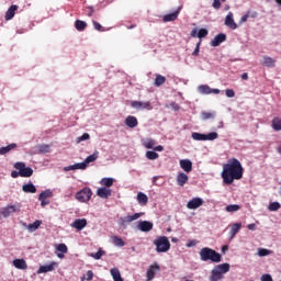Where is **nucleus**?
I'll list each match as a JSON object with an SVG mask.
<instances>
[{
  "mask_svg": "<svg viewBox=\"0 0 281 281\" xmlns=\"http://www.w3.org/2000/svg\"><path fill=\"white\" fill-rule=\"evenodd\" d=\"M243 172L244 169L239 159H228L227 164L223 165V170L221 173L223 183H225V186H231V183H234V181L240 180V178L243 177Z\"/></svg>",
  "mask_w": 281,
  "mask_h": 281,
  "instance_id": "1",
  "label": "nucleus"
},
{
  "mask_svg": "<svg viewBox=\"0 0 281 281\" xmlns=\"http://www.w3.org/2000/svg\"><path fill=\"white\" fill-rule=\"evenodd\" d=\"M199 254L202 262H221V254L210 247L202 248Z\"/></svg>",
  "mask_w": 281,
  "mask_h": 281,
  "instance_id": "2",
  "label": "nucleus"
},
{
  "mask_svg": "<svg viewBox=\"0 0 281 281\" xmlns=\"http://www.w3.org/2000/svg\"><path fill=\"white\" fill-rule=\"evenodd\" d=\"M157 254H166L170 251V240L166 236H158L154 240Z\"/></svg>",
  "mask_w": 281,
  "mask_h": 281,
  "instance_id": "3",
  "label": "nucleus"
},
{
  "mask_svg": "<svg viewBox=\"0 0 281 281\" xmlns=\"http://www.w3.org/2000/svg\"><path fill=\"white\" fill-rule=\"evenodd\" d=\"M142 216H144V213H135L134 215H126L124 217H120L117 221V225L121 229H126L130 223H133V221H138V218H142Z\"/></svg>",
  "mask_w": 281,
  "mask_h": 281,
  "instance_id": "4",
  "label": "nucleus"
},
{
  "mask_svg": "<svg viewBox=\"0 0 281 281\" xmlns=\"http://www.w3.org/2000/svg\"><path fill=\"white\" fill-rule=\"evenodd\" d=\"M16 212H21V204H9L1 209L0 214L3 218H10V216L16 214Z\"/></svg>",
  "mask_w": 281,
  "mask_h": 281,
  "instance_id": "5",
  "label": "nucleus"
},
{
  "mask_svg": "<svg viewBox=\"0 0 281 281\" xmlns=\"http://www.w3.org/2000/svg\"><path fill=\"white\" fill-rule=\"evenodd\" d=\"M14 168L15 170H20V177H23L25 179L34 175V169H32V167L25 166V162H15Z\"/></svg>",
  "mask_w": 281,
  "mask_h": 281,
  "instance_id": "6",
  "label": "nucleus"
},
{
  "mask_svg": "<svg viewBox=\"0 0 281 281\" xmlns=\"http://www.w3.org/2000/svg\"><path fill=\"white\" fill-rule=\"evenodd\" d=\"M91 196H93V192L90 188H83L76 193V199L79 203H88V201H91Z\"/></svg>",
  "mask_w": 281,
  "mask_h": 281,
  "instance_id": "7",
  "label": "nucleus"
},
{
  "mask_svg": "<svg viewBox=\"0 0 281 281\" xmlns=\"http://www.w3.org/2000/svg\"><path fill=\"white\" fill-rule=\"evenodd\" d=\"M142 144L147 149H153L156 153H164V146H161V145L156 146L157 142L153 138H144L142 140Z\"/></svg>",
  "mask_w": 281,
  "mask_h": 281,
  "instance_id": "8",
  "label": "nucleus"
},
{
  "mask_svg": "<svg viewBox=\"0 0 281 281\" xmlns=\"http://www.w3.org/2000/svg\"><path fill=\"white\" fill-rule=\"evenodd\" d=\"M54 196V192L49 189L42 191L38 195V201L41 202V206L45 207L49 205V199Z\"/></svg>",
  "mask_w": 281,
  "mask_h": 281,
  "instance_id": "9",
  "label": "nucleus"
},
{
  "mask_svg": "<svg viewBox=\"0 0 281 281\" xmlns=\"http://www.w3.org/2000/svg\"><path fill=\"white\" fill-rule=\"evenodd\" d=\"M131 106L132 109H136V111H153V105H150L149 101H132L131 102Z\"/></svg>",
  "mask_w": 281,
  "mask_h": 281,
  "instance_id": "10",
  "label": "nucleus"
},
{
  "mask_svg": "<svg viewBox=\"0 0 281 281\" xmlns=\"http://www.w3.org/2000/svg\"><path fill=\"white\" fill-rule=\"evenodd\" d=\"M58 268V262L50 261L48 265L41 266L37 270V274L41 276V273H49L52 271H55Z\"/></svg>",
  "mask_w": 281,
  "mask_h": 281,
  "instance_id": "11",
  "label": "nucleus"
},
{
  "mask_svg": "<svg viewBox=\"0 0 281 281\" xmlns=\"http://www.w3.org/2000/svg\"><path fill=\"white\" fill-rule=\"evenodd\" d=\"M198 91L199 93H201L202 95H210V93H214L215 95H218V93H221L220 89H212L210 88V86L207 85H201L198 87Z\"/></svg>",
  "mask_w": 281,
  "mask_h": 281,
  "instance_id": "12",
  "label": "nucleus"
},
{
  "mask_svg": "<svg viewBox=\"0 0 281 281\" xmlns=\"http://www.w3.org/2000/svg\"><path fill=\"white\" fill-rule=\"evenodd\" d=\"M157 273H159V265L154 263L151 266H149L147 272H146V281H153L155 280V276H157Z\"/></svg>",
  "mask_w": 281,
  "mask_h": 281,
  "instance_id": "13",
  "label": "nucleus"
},
{
  "mask_svg": "<svg viewBox=\"0 0 281 281\" xmlns=\"http://www.w3.org/2000/svg\"><path fill=\"white\" fill-rule=\"evenodd\" d=\"M224 25H226V27H229L231 30H237L238 29V24H236V22L234 21V13L228 12L225 21H224Z\"/></svg>",
  "mask_w": 281,
  "mask_h": 281,
  "instance_id": "14",
  "label": "nucleus"
},
{
  "mask_svg": "<svg viewBox=\"0 0 281 281\" xmlns=\"http://www.w3.org/2000/svg\"><path fill=\"white\" fill-rule=\"evenodd\" d=\"M203 205V199L201 198H193L187 203L188 210H199Z\"/></svg>",
  "mask_w": 281,
  "mask_h": 281,
  "instance_id": "15",
  "label": "nucleus"
},
{
  "mask_svg": "<svg viewBox=\"0 0 281 281\" xmlns=\"http://www.w3.org/2000/svg\"><path fill=\"white\" fill-rule=\"evenodd\" d=\"M153 227H154L153 222H149V221H140L138 222V225H137V229H139V232H145V233L151 232Z\"/></svg>",
  "mask_w": 281,
  "mask_h": 281,
  "instance_id": "16",
  "label": "nucleus"
},
{
  "mask_svg": "<svg viewBox=\"0 0 281 281\" xmlns=\"http://www.w3.org/2000/svg\"><path fill=\"white\" fill-rule=\"evenodd\" d=\"M225 41H227V35H225V33H220L211 41V47H218V45L225 43Z\"/></svg>",
  "mask_w": 281,
  "mask_h": 281,
  "instance_id": "17",
  "label": "nucleus"
},
{
  "mask_svg": "<svg viewBox=\"0 0 281 281\" xmlns=\"http://www.w3.org/2000/svg\"><path fill=\"white\" fill-rule=\"evenodd\" d=\"M71 170H87V164L82 161V162H77L75 165L64 167V172H69Z\"/></svg>",
  "mask_w": 281,
  "mask_h": 281,
  "instance_id": "18",
  "label": "nucleus"
},
{
  "mask_svg": "<svg viewBox=\"0 0 281 281\" xmlns=\"http://www.w3.org/2000/svg\"><path fill=\"white\" fill-rule=\"evenodd\" d=\"M71 227H74V229H77L78 232H82V229L87 227V218L75 220L71 224Z\"/></svg>",
  "mask_w": 281,
  "mask_h": 281,
  "instance_id": "19",
  "label": "nucleus"
},
{
  "mask_svg": "<svg viewBox=\"0 0 281 281\" xmlns=\"http://www.w3.org/2000/svg\"><path fill=\"white\" fill-rule=\"evenodd\" d=\"M209 32L207 29H200L199 31L196 29H193L191 31V36L192 38H205V36H207Z\"/></svg>",
  "mask_w": 281,
  "mask_h": 281,
  "instance_id": "20",
  "label": "nucleus"
},
{
  "mask_svg": "<svg viewBox=\"0 0 281 281\" xmlns=\"http://www.w3.org/2000/svg\"><path fill=\"white\" fill-rule=\"evenodd\" d=\"M113 194V191L106 187H101L97 190V195L100 196V199H109Z\"/></svg>",
  "mask_w": 281,
  "mask_h": 281,
  "instance_id": "21",
  "label": "nucleus"
},
{
  "mask_svg": "<svg viewBox=\"0 0 281 281\" xmlns=\"http://www.w3.org/2000/svg\"><path fill=\"white\" fill-rule=\"evenodd\" d=\"M22 191L25 194H36V186H34V182L30 181L22 186Z\"/></svg>",
  "mask_w": 281,
  "mask_h": 281,
  "instance_id": "22",
  "label": "nucleus"
},
{
  "mask_svg": "<svg viewBox=\"0 0 281 281\" xmlns=\"http://www.w3.org/2000/svg\"><path fill=\"white\" fill-rule=\"evenodd\" d=\"M261 65H263V67H268L269 69H273V67H276V59L265 55L261 59Z\"/></svg>",
  "mask_w": 281,
  "mask_h": 281,
  "instance_id": "23",
  "label": "nucleus"
},
{
  "mask_svg": "<svg viewBox=\"0 0 281 281\" xmlns=\"http://www.w3.org/2000/svg\"><path fill=\"white\" fill-rule=\"evenodd\" d=\"M16 10H19V5L12 4L5 12V21H12V19H14V14H16Z\"/></svg>",
  "mask_w": 281,
  "mask_h": 281,
  "instance_id": "24",
  "label": "nucleus"
},
{
  "mask_svg": "<svg viewBox=\"0 0 281 281\" xmlns=\"http://www.w3.org/2000/svg\"><path fill=\"white\" fill-rule=\"evenodd\" d=\"M180 164V168H182V170L184 172H192V160L190 159H181L179 161Z\"/></svg>",
  "mask_w": 281,
  "mask_h": 281,
  "instance_id": "25",
  "label": "nucleus"
},
{
  "mask_svg": "<svg viewBox=\"0 0 281 281\" xmlns=\"http://www.w3.org/2000/svg\"><path fill=\"white\" fill-rule=\"evenodd\" d=\"M241 227H243L241 223H235L231 226V231H229L231 240H234V238H236V234L240 232Z\"/></svg>",
  "mask_w": 281,
  "mask_h": 281,
  "instance_id": "26",
  "label": "nucleus"
},
{
  "mask_svg": "<svg viewBox=\"0 0 281 281\" xmlns=\"http://www.w3.org/2000/svg\"><path fill=\"white\" fill-rule=\"evenodd\" d=\"M137 124H139V122L137 121V117L133 115H128L125 119V126H127L128 128H136Z\"/></svg>",
  "mask_w": 281,
  "mask_h": 281,
  "instance_id": "27",
  "label": "nucleus"
},
{
  "mask_svg": "<svg viewBox=\"0 0 281 281\" xmlns=\"http://www.w3.org/2000/svg\"><path fill=\"white\" fill-rule=\"evenodd\" d=\"M98 157H100V151L94 150L93 154H91L90 156H88L83 162L86 164V168L89 166V164H93V161L98 160Z\"/></svg>",
  "mask_w": 281,
  "mask_h": 281,
  "instance_id": "28",
  "label": "nucleus"
},
{
  "mask_svg": "<svg viewBox=\"0 0 281 281\" xmlns=\"http://www.w3.org/2000/svg\"><path fill=\"white\" fill-rule=\"evenodd\" d=\"M12 263L15 269H20L22 271H24V269H27V262H25V259H14Z\"/></svg>",
  "mask_w": 281,
  "mask_h": 281,
  "instance_id": "29",
  "label": "nucleus"
},
{
  "mask_svg": "<svg viewBox=\"0 0 281 281\" xmlns=\"http://www.w3.org/2000/svg\"><path fill=\"white\" fill-rule=\"evenodd\" d=\"M222 276L229 273L231 266L229 263H221L214 267Z\"/></svg>",
  "mask_w": 281,
  "mask_h": 281,
  "instance_id": "30",
  "label": "nucleus"
},
{
  "mask_svg": "<svg viewBox=\"0 0 281 281\" xmlns=\"http://www.w3.org/2000/svg\"><path fill=\"white\" fill-rule=\"evenodd\" d=\"M178 16H179V11H175L172 13H168L164 15L162 21L165 23H170V21H177Z\"/></svg>",
  "mask_w": 281,
  "mask_h": 281,
  "instance_id": "31",
  "label": "nucleus"
},
{
  "mask_svg": "<svg viewBox=\"0 0 281 281\" xmlns=\"http://www.w3.org/2000/svg\"><path fill=\"white\" fill-rule=\"evenodd\" d=\"M188 179H189L188 175H186L183 172L178 173V176H177L178 186H180V187L186 186L188 183Z\"/></svg>",
  "mask_w": 281,
  "mask_h": 281,
  "instance_id": "32",
  "label": "nucleus"
},
{
  "mask_svg": "<svg viewBox=\"0 0 281 281\" xmlns=\"http://www.w3.org/2000/svg\"><path fill=\"white\" fill-rule=\"evenodd\" d=\"M223 280V276L216 268H213L210 276V281H221Z\"/></svg>",
  "mask_w": 281,
  "mask_h": 281,
  "instance_id": "33",
  "label": "nucleus"
},
{
  "mask_svg": "<svg viewBox=\"0 0 281 281\" xmlns=\"http://www.w3.org/2000/svg\"><path fill=\"white\" fill-rule=\"evenodd\" d=\"M136 199L139 205H146L148 203V195L144 192H138Z\"/></svg>",
  "mask_w": 281,
  "mask_h": 281,
  "instance_id": "34",
  "label": "nucleus"
},
{
  "mask_svg": "<svg viewBox=\"0 0 281 281\" xmlns=\"http://www.w3.org/2000/svg\"><path fill=\"white\" fill-rule=\"evenodd\" d=\"M37 150L40 155H47V153H52V146L50 145H38Z\"/></svg>",
  "mask_w": 281,
  "mask_h": 281,
  "instance_id": "35",
  "label": "nucleus"
},
{
  "mask_svg": "<svg viewBox=\"0 0 281 281\" xmlns=\"http://www.w3.org/2000/svg\"><path fill=\"white\" fill-rule=\"evenodd\" d=\"M110 273H111L114 281H124V279H122V274L120 273V269L112 268L110 270Z\"/></svg>",
  "mask_w": 281,
  "mask_h": 281,
  "instance_id": "36",
  "label": "nucleus"
},
{
  "mask_svg": "<svg viewBox=\"0 0 281 281\" xmlns=\"http://www.w3.org/2000/svg\"><path fill=\"white\" fill-rule=\"evenodd\" d=\"M115 179L113 178H102L100 180V186H103V188H111L114 183Z\"/></svg>",
  "mask_w": 281,
  "mask_h": 281,
  "instance_id": "37",
  "label": "nucleus"
},
{
  "mask_svg": "<svg viewBox=\"0 0 281 281\" xmlns=\"http://www.w3.org/2000/svg\"><path fill=\"white\" fill-rule=\"evenodd\" d=\"M16 148V143L9 144L8 146L0 147V155H8L10 150H14Z\"/></svg>",
  "mask_w": 281,
  "mask_h": 281,
  "instance_id": "38",
  "label": "nucleus"
},
{
  "mask_svg": "<svg viewBox=\"0 0 281 281\" xmlns=\"http://www.w3.org/2000/svg\"><path fill=\"white\" fill-rule=\"evenodd\" d=\"M112 244L114 247H124V245H126V243H124V239L119 236L112 237Z\"/></svg>",
  "mask_w": 281,
  "mask_h": 281,
  "instance_id": "39",
  "label": "nucleus"
},
{
  "mask_svg": "<svg viewBox=\"0 0 281 281\" xmlns=\"http://www.w3.org/2000/svg\"><path fill=\"white\" fill-rule=\"evenodd\" d=\"M75 27L78 32H85V29L87 27V22L82 20H77L75 22Z\"/></svg>",
  "mask_w": 281,
  "mask_h": 281,
  "instance_id": "40",
  "label": "nucleus"
},
{
  "mask_svg": "<svg viewBox=\"0 0 281 281\" xmlns=\"http://www.w3.org/2000/svg\"><path fill=\"white\" fill-rule=\"evenodd\" d=\"M273 254V251L267 249V248H259L257 251V256H259V258H265L267 256H271Z\"/></svg>",
  "mask_w": 281,
  "mask_h": 281,
  "instance_id": "41",
  "label": "nucleus"
},
{
  "mask_svg": "<svg viewBox=\"0 0 281 281\" xmlns=\"http://www.w3.org/2000/svg\"><path fill=\"white\" fill-rule=\"evenodd\" d=\"M192 139L194 142H205V134L199 133V132H193L191 134Z\"/></svg>",
  "mask_w": 281,
  "mask_h": 281,
  "instance_id": "42",
  "label": "nucleus"
},
{
  "mask_svg": "<svg viewBox=\"0 0 281 281\" xmlns=\"http://www.w3.org/2000/svg\"><path fill=\"white\" fill-rule=\"evenodd\" d=\"M201 115H202V120H214V117H216V111H212V112L203 111Z\"/></svg>",
  "mask_w": 281,
  "mask_h": 281,
  "instance_id": "43",
  "label": "nucleus"
},
{
  "mask_svg": "<svg viewBox=\"0 0 281 281\" xmlns=\"http://www.w3.org/2000/svg\"><path fill=\"white\" fill-rule=\"evenodd\" d=\"M145 156L149 159V161H155V159H159V154L153 150H147Z\"/></svg>",
  "mask_w": 281,
  "mask_h": 281,
  "instance_id": "44",
  "label": "nucleus"
},
{
  "mask_svg": "<svg viewBox=\"0 0 281 281\" xmlns=\"http://www.w3.org/2000/svg\"><path fill=\"white\" fill-rule=\"evenodd\" d=\"M166 82V77L157 75L154 81L155 87H161Z\"/></svg>",
  "mask_w": 281,
  "mask_h": 281,
  "instance_id": "45",
  "label": "nucleus"
},
{
  "mask_svg": "<svg viewBox=\"0 0 281 281\" xmlns=\"http://www.w3.org/2000/svg\"><path fill=\"white\" fill-rule=\"evenodd\" d=\"M41 221H35L33 224H29L26 226V229H29V232H36V229H38V227H41Z\"/></svg>",
  "mask_w": 281,
  "mask_h": 281,
  "instance_id": "46",
  "label": "nucleus"
},
{
  "mask_svg": "<svg viewBox=\"0 0 281 281\" xmlns=\"http://www.w3.org/2000/svg\"><path fill=\"white\" fill-rule=\"evenodd\" d=\"M272 128H273V131H281V119L280 117H274L272 120Z\"/></svg>",
  "mask_w": 281,
  "mask_h": 281,
  "instance_id": "47",
  "label": "nucleus"
},
{
  "mask_svg": "<svg viewBox=\"0 0 281 281\" xmlns=\"http://www.w3.org/2000/svg\"><path fill=\"white\" fill-rule=\"evenodd\" d=\"M214 139H218V133L211 132L209 134H205V142H214Z\"/></svg>",
  "mask_w": 281,
  "mask_h": 281,
  "instance_id": "48",
  "label": "nucleus"
},
{
  "mask_svg": "<svg viewBox=\"0 0 281 281\" xmlns=\"http://www.w3.org/2000/svg\"><path fill=\"white\" fill-rule=\"evenodd\" d=\"M89 139H91V135H89V133H83L81 136L76 138V143L80 144V143L87 142Z\"/></svg>",
  "mask_w": 281,
  "mask_h": 281,
  "instance_id": "49",
  "label": "nucleus"
},
{
  "mask_svg": "<svg viewBox=\"0 0 281 281\" xmlns=\"http://www.w3.org/2000/svg\"><path fill=\"white\" fill-rule=\"evenodd\" d=\"M238 210H240V205L238 204H229L226 206V212L229 213L238 212Z\"/></svg>",
  "mask_w": 281,
  "mask_h": 281,
  "instance_id": "50",
  "label": "nucleus"
},
{
  "mask_svg": "<svg viewBox=\"0 0 281 281\" xmlns=\"http://www.w3.org/2000/svg\"><path fill=\"white\" fill-rule=\"evenodd\" d=\"M280 207H281V205L279 202H272L269 204L268 210L270 212H278V210H280Z\"/></svg>",
  "mask_w": 281,
  "mask_h": 281,
  "instance_id": "51",
  "label": "nucleus"
},
{
  "mask_svg": "<svg viewBox=\"0 0 281 281\" xmlns=\"http://www.w3.org/2000/svg\"><path fill=\"white\" fill-rule=\"evenodd\" d=\"M56 251H58L59 254H67V251H68L67 245L58 244L56 246Z\"/></svg>",
  "mask_w": 281,
  "mask_h": 281,
  "instance_id": "52",
  "label": "nucleus"
},
{
  "mask_svg": "<svg viewBox=\"0 0 281 281\" xmlns=\"http://www.w3.org/2000/svg\"><path fill=\"white\" fill-rule=\"evenodd\" d=\"M104 250L99 249L98 252H92L90 254L91 258H94V260H100L102 258V256H104Z\"/></svg>",
  "mask_w": 281,
  "mask_h": 281,
  "instance_id": "53",
  "label": "nucleus"
},
{
  "mask_svg": "<svg viewBox=\"0 0 281 281\" xmlns=\"http://www.w3.org/2000/svg\"><path fill=\"white\" fill-rule=\"evenodd\" d=\"M221 1L223 3H225L227 0H213L212 8H214V10H220L221 9Z\"/></svg>",
  "mask_w": 281,
  "mask_h": 281,
  "instance_id": "54",
  "label": "nucleus"
},
{
  "mask_svg": "<svg viewBox=\"0 0 281 281\" xmlns=\"http://www.w3.org/2000/svg\"><path fill=\"white\" fill-rule=\"evenodd\" d=\"M167 109H172V111H179L181 106L178 103L172 102L169 105H167Z\"/></svg>",
  "mask_w": 281,
  "mask_h": 281,
  "instance_id": "55",
  "label": "nucleus"
},
{
  "mask_svg": "<svg viewBox=\"0 0 281 281\" xmlns=\"http://www.w3.org/2000/svg\"><path fill=\"white\" fill-rule=\"evenodd\" d=\"M81 280L82 281H85V280H88V281L93 280V271L88 270L87 273H86V278L83 277Z\"/></svg>",
  "mask_w": 281,
  "mask_h": 281,
  "instance_id": "56",
  "label": "nucleus"
},
{
  "mask_svg": "<svg viewBox=\"0 0 281 281\" xmlns=\"http://www.w3.org/2000/svg\"><path fill=\"white\" fill-rule=\"evenodd\" d=\"M199 52H201V41L198 42L195 49L192 53V56H199Z\"/></svg>",
  "mask_w": 281,
  "mask_h": 281,
  "instance_id": "57",
  "label": "nucleus"
},
{
  "mask_svg": "<svg viewBox=\"0 0 281 281\" xmlns=\"http://www.w3.org/2000/svg\"><path fill=\"white\" fill-rule=\"evenodd\" d=\"M260 280L261 281H273V277H271V274H269V273H266V274L261 276Z\"/></svg>",
  "mask_w": 281,
  "mask_h": 281,
  "instance_id": "58",
  "label": "nucleus"
},
{
  "mask_svg": "<svg viewBox=\"0 0 281 281\" xmlns=\"http://www.w3.org/2000/svg\"><path fill=\"white\" fill-rule=\"evenodd\" d=\"M225 93L227 98H234L236 95V92H234L233 89H227Z\"/></svg>",
  "mask_w": 281,
  "mask_h": 281,
  "instance_id": "59",
  "label": "nucleus"
},
{
  "mask_svg": "<svg viewBox=\"0 0 281 281\" xmlns=\"http://www.w3.org/2000/svg\"><path fill=\"white\" fill-rule=\"evenodd\" d=\"M247 229H249L250 232H256V229H258V226L256 224H248Z\"/></svg>",
  "mask_w": 281,
  "mask_h": 281,
  "instance_id": "60",
  "label": "nucleus"
},
{
  "mask_svg": "<svg viewBox=\"0 0 281 281\" xmlns=\"http://www.w3.org/2000/svg\"><path fill=\"white\" fill-rule=\"evenodd\" d=\"M11 177L12 179H18V177H21V171L20 170L11 171Z\"/></svg>",
  "mask_w": 281,
  "mask_h": 281,
  "instance_id": "61",
  "label": "nucleus"
},
{
  "mask_svg": "<svg viewBox=\"0 0 281 281\" xmlns=\"http://www.w3.org/2000/svg\"><path fill=\"white\" fill-rule=\"evenodd\" d=\"M93 27H94V30H98V32H100L102 30V24L93 21Z\"/></svg>",
  "mask_w": 281,
  "mask_h": 281,
  "instance_id": "62",
  "label": "nucleus"
},
{
  "mask_svg": "<svg viewBox=\"0 0 281 281\" xmlns=\"http://www.w3.org/2000/svg\"><path fill=\"white\" fill-rule=\"evenodd\" d=\"M249 12L248 13H246L245 15H243L241 18H240V23H246V21H247V19H249Z\"/></svg>",
  "mask_w": 281,
  "mask_h": 281,
  "instance_id": "63",
  "label": "nucleus"
},
{
  "mask_svg": "<svg viewBox=\"0 0 281 281\" xmlns=\"http://www.w3.org/2000/svg\"><path fill=\"white\" fill-rule=\"evenodd\" d=\"M187 247H196V240L192 239L187 244Z\"/></svg>",
  "mask_w": 281,
  "mask_h": 281,
  "instance_id": "64",
  "label": "nucleus"
}]
</instances>
